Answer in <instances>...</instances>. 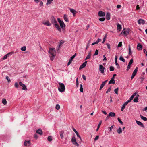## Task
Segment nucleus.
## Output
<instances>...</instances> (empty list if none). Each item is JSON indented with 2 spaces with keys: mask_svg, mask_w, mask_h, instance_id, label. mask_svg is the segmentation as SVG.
Returning <instances> with one entry per match:
<instances>
[{
  "mask_svg": "<svg viewBox=\"0 0 147 147\" xmlns=\"http://www.w3.org/2000/svg\"><path fill=\"white\" fill-rule=\"evenodd\" d=\"M87 62V61L84 62L80 67L79 69L80 70L85 67L86 65Z\"/></svg>",
  "mask_w": 147,
  "mask_h": 147,
  "instance_id": "nucleus-13",
  "label": "nucleus"
},
{
  "mask_svg": "<svg viewBox=\"0 0 147 147\" xmlns=\"http://www.w3.org/2000/svg\"><path fill=\"white\" fill-rule=\"evenodd\" d=\"M24 145L27 146H29L30 145V141H25L24 142Z\"/></svg>",
  "mask_w": 147,
  "mask_h": 147,
  "instance_id": "nucleus-18",
  "label": "nucleus"
},
{
  "mask_svg": "<svg viewBox=\"0 0 147 147\" xmlns=\"http://www.w3.org/2000/svg\"><path fill=\"white\" fill-rule=\"evenodd\" d=\"M15 87H16L17 88H18V87L19 86V85L18 83L16 82L15 84Z\"/></svg>",
  "mask_w": 147,
  "mask_h": 147,
  "instance_id": "nucleus-52",
  "label": "nucleus"
},
{
  "mask_svg": "<svg viewBox=\"0 0 147 147\" xmlns=\"http://www.w3.org/2000/svg\"><path fill=\"white\" fill-rule=\"evenodd\" d=\"M128 103V102L127 101L122 106L121 109V111H123V110L125 108V106Z\"/></svg>",
  "mask_w": 147,
  "mask_h": 147,
  "instance_id": "nucleus-15",
  "label": "nucleus"
},
{
  "mask_svg": "<svg viewBox=\"0 0 147 147\" xmlns=\"http://www.w3.org/2000/svg\"><path fill=\"white\" fill-rule=\"evenodd\" d=\"M19 84L20 86L23 87L22 90H27L26 86L24 84H23L21 82H19Z\"/></svg>",
  "mask_w": 147,
  "mask_h": 147,
  "instance_id": "nucleus-6",
  "label": "nucleus"
},
{
  "mask_svg": "<svg viewBox=\"0 0 147 147\" xmlns=\"http://www.w3.org/2000/svg\"><path fill=\"white\" fill-rule=\"evenodd\" d=\"M63 18L64 20L66 22H69V20L68 18L67 17V16L66 14H64V15Z\"/></svg>",
  "mask_w": 147,
  "mask_h": 147,
  "instance_id": "nucleus-23",
  "label": "nucleus"
},
{
  "mask_svg": "<svg viewBox=\"0 0 147 147\" xmlns=\"http://www.w3.org/2000/svg\"><path fill=\"white\" fill-rule=\"evenodd\" d=\"M119 90V88L117 87V88L115 89L114 91L115 93L117 94H118V91Z\"/></svg>",
  "mask_w": 147,
  "mask_h": 147,
  "instance_id": "nucleus-37",
  "label": "nucleus"
},
{
  "mask_svg": "<svg viewBox=\"0 0 147 147\" xmlns=\"http://www.w3.org/2000/svg\"><path fill=\"white\" fill-rule=\"evenodd\" d=\"M99 66L100 71L101 73L103 74L104 73L105 68L102 65L100 64Z\"/></svg>",
  "mask_w": 147,
  "mask_h": 147,
  "instance_id": "nucleus-8",
  "label": "nucleus"
},
{
  "mask_svg": "<svg viewBox=\"0 0 147 147\" xmlns=\"http://www.w3.org/2000/svg\"><path fill=\"white\" fill-rule=\"evenodd\" d=\"M99 136L98 135L94 139V141H96L97 140H98L99 138Z\"/></svg>",
  "mask_w": 147,
  "mask_h": 147,
  "instance_id": "nucleus-57",
  "label": "nucleus"
},
{
  "mask_svg": "<svg viewBox=\"0 0 147 147\" xmlns=\"http://www.w3.org/2000/svg\"><path fill=\"white\" fill-rule=\"evenodd\" d=\"M101 123H102V121H100L99 122V124H98V126H97L98 127V128H100V127L101 125Z\"/></svg>",
  "mask_w": 147,
  "mask_h": 147,
  "instance_id": "nucleus-59",
  "label": "nucleus"
},
{
  "mask_svg": "<svg viewBox=\"0 0 147 147\" xmlns=\"http://www.w3.org/2000/svg\"><path fill=\"white\" fill-rule=\"evenodd\" d=\"M138 22L139 24H145V21L142 19H140L138 20Z\"/></svg>",
  "mask_w": 147,
  "mask_h": 147,
  "instance_id": "nucleus-9",
  "label": "nucleus"
},
{
  "mask_svg": "<svg viewBox=\"0 0 147 147\" xmlns=\"http://www.w3.org/2000/svg\"><path fill=\"white\" fill-rule=\"evenodd\" d=\"M57 20L59 23L61 27L62 28L63 30L65 28V24L63 22V21H61L59 18H57Z\"/></svg>",
  "mask_w": 147,
  "mask_h": 147,
  "instance_id": "nucleus-4",
  "label": "nucleus"
},
{
  "mask_svg": "<svg viewBox=\"0 0 147 147\" xmlns=\"http://www.w3.org/2000/svg\"><path fill=\"white\" fill-rule=\"evenodd\" d=\"M133 59H131L130 60V61L129 62L128 64V65L131 66V64H132V63H133Z\"/></svg>",
  "mask_w": 147,
  "mask_h": 147,
  "instance_id": "nucleus-41",
  "label": "nucleus"
},
{
  "mask_svg": "<svg viewBox=\"0 0 147 147\" xmlns=\"http://www.w3.org/2000/svg\"><path fill=\"white\" fill-rule=\"evenodd\" d=\"M71 141L74 145H76L77 146L79 145V144L76 142V139L75 137H73L71 139Z\"/></svg>",
  "mask_w": 147,
  "mask_h": 147,
  "instance_id": "nucleus-7",
  "label": "nucleus"
},
{
  "mask_svg": "<svg viewBox=\"0 0 147 147\" xmlns=\"http://www.w3.org/2000/svg\"><path fill=\"white\" fill-rule=\"evenodd\" d=\"M106 45L107 46L108 48L109 49V50L110 51L111 49L110 45L109 43H107Z\"/></svg>",
  "mask_w": 147,
  "mask_h": 147,
  "instance_id": "nucleus-46",
  "label": "nucleus"
},
{
  "mask_svg": "<svg viewBox=\"0 0 147 147\" xmlns=\"http://www.w3.org/2000/svg\"><path fill=\"white\" fill-rule=\"evenodd\" d=\"M110 71H113L114 70V67H113L112 66H111L110 67Z\"/></svg>",
  "mask_w": 147,
  "mask_h": 147,
  "instance_id": "nucleus-40",
  "label": "nucleus"
},
{
  "mask_svg": "<svg viewBox=\"0 0 147 147\" xmlns=\"http://www.w3.org/2000/svg\"><path fill=\"white\" fill-rule=\"evenodd\" d=\"M20 49L21 51H25L26 49V46H24L23 47H22Z\"/></svg>",
  "mask_w": 147,
  "mask_h": 147,
  "instance_id": "nucleus-34",
  "label": "nucleus"
},
{
  "mask_svg": "<svg viewBox=\"0 0 147 147\" xmlns=\"http://www.w3.org/2000/svg\"><path fill=\"white\" fill-rule=\"evenodd\" d=\"M9 53H8L5 55L4 56L3 59H7V57H9Z\"/></svg>",
  "mask_w": 147,
  "mask_h": 147,
  "instance_id": "nucleus-36",
  "label": "nucleus"
},
{
  "mask_svg": "<svg viewBox=\"0 0 147 147\" xmlns=\"http://www.w3.org/2000/svg\"><path fill=\"white\" fill-rule=\"evenodd\" d=\"M117 29L119 30V31H120L121 29V25H120L119 24H118L117 25Z\"/></svg>",
  "mask_w": 147,
  "mask_h": 147,
  "instance_id": "nucleus-32",
  "label": "nucleus"
},
{
  "mask_svg": "<svg viewBox=\"0 0 147 147\" xmlns=\"http://www.w3.org/2000/svg\"><path fill=\"white\" fill-rule=\"evenodd\" d=\"M98 14L100 16H105V13L104 12L100 11H99Z\"/></svg>",
  "mask_w": 147,
  "mask_h": 147,
  "instance_id": "nucleus-16",
  "label": "nucleus"
},
{
  "mask_svg": "<svg viewBox=\"0 0 147 147\" xmlns=\"http://www.w3.org/2000/svg\"><path fill=\"white\" fill-rule=\"evenodd\" d=\"M73 131L75 132L76 134L78 132L76 131V129L74 128H73Z\"/></svg>",
  "mask_w": 147,
  "mask_h": 147,
  "instance_id": "nucleus-62",
  "label": "nucleus"
},
{
  "mask_svg": "<svg viewBox=\"0 0 147 147\" xmlns=\"http://www.w3.org/2000/svg\"><path fill=\"white\" fill-rule=\"evenodd\" d=\"M72 60H71L70 59L69 60L68 63L67 64V66H69V65L72 62Z\"/></svg>",
  "mask_w": 147,
  "mask_h": 147,
  "instance_id": "nucleus-55",
  "label": "nucleus"
},
{
  "mask_svg": "<svg viewBox=\"0 0 147 147\" xmlns=\"http://www.w3.org/2000/svg\"><path fill=\"white\" fill-rule=\"evenodd\" d=\"M51 21L53 24L55 26V27L58 30L59 32H61V29L60 28L59 25L57 24L56 20L53 16L51 18Z\"/></svg>",
  "mask_w": 147,
  "mask_h": 147,
  "instance_id": "nucleus-2",
  "label": "nucleus"
},
{
  "mask_svg": "<svg viewBox=\"0 0 147 147\" xmlns=\"http://www.w3.org/2000/svg\"><path fill=\"white\" fill-rule=\"evenodd\" d=\"M115 126L114 125H113L112 126H111V127H108V128H109V131L110 132H111L112 131V128H113V127H115Z\"/></svg>",
  "mask_w": 147,
  "mask_h": 147,
  "instance_id": "nucleus-43",
  "label": "nucleus"
},
{
  "mask_svg": "<svg viewBox=\"0 0 147 147\" xmlns=\"http://www.w3.org/2000/svg\"><path fill=\"white\" fill-rule=\"evenodd\" d=\"M91 51H90V52H89L88 55L86 56L85 59V60H86L90 58L91 55Z\"/></svg>",
  "mask_w": 147,
  "mask_h": 147,
  "instance_id": "nucleus-21",
  "label": "nucleus"
},
{
  "mask_svg": "<svg viewBox=\"0 0 147 147\" xmlns=\"http://www.w3.org/2000/svg\"><path fill=\"white\" fill-rule=\"evenodd\" d=\"M58 90L60 92H63L65 90V86L63 83L58 82Z\"/></svg>",
  "mask_w": 147,
  "mask_h": 147,
  "instance_id": "nucleus-3",
  "label": "nucleus"
},
{
  "mask_svg": "<svg viewBox=\"0 0 147 147\" xmlns=\"http://www.w3.org/2000/svg\"><path fill=\"white\" fill-rule=\"evenodd\" d=\"M82 77L83 79L85 80H86V76L84 75H83L82 76Z\"/></svg>",
  "mask_w": 147,
  "mask_h": 147,
  "instance_id": "nucleus-60",
  "label": "nucleus"
},
{
  "mask_svg": "<svg viewBox=\"0 0 147 147\" xmlns=\"http://www.w3.org/2000/svg\"><path fill=\"white\" fill-rule=\"evenodd\" d=\"M2 103L4 105H5L7 103V101L5 99H3L2 100Z\"/></svg>",
  "mask_w": 147,
  "mask_h": 147,
  "instance_id": "nucleus-30",
  "label": "nucleus"
},
{
  "mask_svg": "<svg viewBox=\"0 0 147 147\" xmlns=\"http://www.w3.org/2000/svg\"><path fill=\"white\" fill-rule=\"evenodd\" d=\"M39 5L41 6H43V2L42 1H40V4H39Z\"/></svg>",
  "mask_w": 147,
  "mask_h": 147,
  "instance_id": "nucleus-64",
  "label": "nucleus"
},
{
  "mask_svg": "<svg viewBox=\"0 0 147 147\" xmlns=\"http://www.w3.org/2000/svg\"><path fill=\"white\" fill-rule=\"evenodd\" d=\"M6 79L8 81V82H9L11 81V80L9 78V77L8 76H7L6 77Z\"/></svg>",
  "mask_w": 147,
  "mask_h": 147,
  "instance_id": "nucleus-53",
  "label": "nucleus"
},
{
  "mask_svg": "<svg viewBox=\"0 0 147 147\" xmlns=\"http://www.w3.org/2000/svg\"><path fill=\"white\" fill-rule=\"evenodd\" d=\"M105 20V18L104 17H102L100 18L99 19V20L101 22H103Z\"/></svg>",
  "mask_w": 147,
  "mask_h": 147,
  "instance_id": "nucleus-45",
  "label": "nucleus"
},
{
  "mask_svg": "<svg viewBox=\"0 0 147 147\" xmlns=\"http://www.w3.org/2000/svg\"><path fill=\"white\" fill-rule=\"evenodd\" d=\"M42 23L44 25H46L47 26H50L51 25V24L50 23L49 21L48 20L43 22Z\"/></svg>",
  "mask_w": 147,
  "mask_h": 147,
  "instance_id": "nucleus-12",
  "label": "nucleus"
},
{
  "mask_svg": "<svg viewBox=\"0 0 147 147\" xmlns=\"http://www.w3.org/2000/svg\"><path fill=\"white\" fill-rule=\"evenodd\" d=\"M122 42H120L118 45V47H121V46H122Z\"/></svg>",
  "mask_w": 147,
  "mask_h": 147,
  "instance_id": "nucleus-58",
  "label": "nucleus"
},
{
  "mask_svg": "<svg viewBox=\"0 0 147 147\" xmlns=\"http://www.w3.org/2000/svg\"><path fill=\"white\" fill-rule=\"evenodd\" d=\"M138 68L136 67L133 71V73L136 74L137 72L138 71Z\"/></svg>",
  "mask_w": 147,
  "mask_h": 147,
  "instance_id": "nucleus-51",
  "label": "nucleus"
},
{
  "mask_svg": "<svg viewBox=\"0 0 147 147\" xmlns=\"http://www.w3.org/2000/svg\"><path fill=\"white\" fill-rule=\"evenodd\" d=\"M137 49L139 50H142V46L140 43H139L137 45Z\"/></svg>",
  "mask_w": 147,
  "mask_h": 147,
  "instance_id": "nucleus-20",
  "label": "nucleus"
},
{
  "mask_svg": "<svg viewBox=\"0 0 147 147\" xmlns=\"http://www.w3.org/2000/svg\"><path fill=\"white\" fill-rule=\"evenodd\" d=\"M101 39L98 38L97 40L96 41V42L92 43V45H93L95 44H97L99 42L101 41Z\"/></svg>",
  "mask_w": 147,
  "mask_h": 147,
  "instance_id": "nucleus-24",
  "label": "nucleus"
},
{
  "mask_svg": "<svg viewBox=\"0 0 147 147\" xmlns=\"http://www.w3.org/2000/svg\"><path fill=\"white\" fill-rule=\"evenodd\" d=\"M98 53V51L97 49H96L94 55H97Z\"/></svg>",
  "mask_w": 147,
  "mask_h": 147,
  "instance_id": "nucleus-47",
  "label": "nucleus"
},
{
  "mask_svg": "<svg viewBox=\"0 0 147 147\" xmlns=\"http://www.w3.org/2000/svg\"><path fill=\"white\" fill-rule=\"evenodd\" d=\"M36 133L39 134L40 135H42L43 134L42 130L40 129H38V130H37L36 131Z\"/></svg>",
  "mask_w": 147,
  "mask_h": 147,
  "instance_id": "nucleus-19",
  "label": "nucleus"
},
{
  "mask_svg": "<svg viewBox=\"0 0 147 147\" xmlns=\"http://www.w3.org/2000/svg\"><path fill=\"white\" fill-rule=\"evenodd\" d=\"M138 98H137V97H135V98L134 100V102H138Z\"/></svg>",
  "mask_w": 147,
  "mask_h": 147,
  "instance_id": "nucleus-44",
  "label": "nucleus"
},
{
  "mask_svg": "<svg viewBox=\"0 0 147 147\" xmlns=\"http://www.w3.org/2000/svg\"><path fill=\"white\" fill-rule=\"evenodd\" d=\"M111 90V87H110L109 88H108V89L106 91V93H108Z\"/></svg>",
  "mask_w": 147,
  "mask_h": 147,
  "instance_id": "nucleus-56",
  "label": "nucleus"
},
{
  "mask_svg": "<svg viewBox=\"0 0 147 147\" xmlns=\"http://www.w3.org/2000/svg\"><path fill=\"white\" fill-rule=\"evenodd\" d=\"M115 116V114L114 112H110L108 115V117H114Z\"/></svg>",
  "mask_w": 147,
  "mask_h": 147,
  "instance_id": "nucleus-17",
  "label": "nucleus"
},
{
  "mask_svg": "<svg viewBox=\"0 0 147 147\" xmlns=\"http://www.w3.org/2000/svg\"><path fill=\"white\" fill-rule=\"evenodd\" d=\"M47 140L49 141L50 142L52 140L51 137V136H49L48 137Z\"/></svg>",
  "mask_w": 147,
  "mask_h": 147,
  "instance_id": "nucleus-48",
  "label": "nucleus"
},
{
  "mask_svg": "<svg viewBox=\"0 0 147 147\" xmlns=\"http://www.w3.org/2000/svg\"><path fill=\"white\" fill-rule=\"evenodd\" d=\"M136 122L137 124H138V125L142 127L143 128L144 127V125H143V124L141 122L139 121H137L136 120Z\"/></svg>",
  "mask_w": 147,
  "mask_h": 147,
  "instance_id": "nucleus-14",
  "label": "nucleus"
},
{
  "mask_svg": "<svg viewBox=\"0 0 147 147\" xmlns=\"http://www.w3.org/2000/svg\"><path fill=\"white\" fill-rule=\"evenodd\" d=\"M49 53V56L50 58V60L51 61L53 60L55 56L56 52L55 48H52L50 49Z\"/></svg>",
  "mask_w": 147,
  "mask_h": 147,
  "instance_id": "nucleus-1",
  "label": "nucleus"
},
{
  "mask_svg": "<svg viewBox=\"0 0 147 147\" xmlns=\"http://www.w3.org/2000/svg\"><path fill=\"white\" fill-rule=\"evenodd\" d=\"M137 94V92L134 93L131 96V97H130V98H129V99L127 101H128V102H130L132 100V99L134 98V97Z\"/></svg>",
  "mask_w": 147,
  "mask_h": 147,
  "instance_id": "nucleus-10",
  "label": "nucleus"
},
{
  "mask_svg": "<svg viewBox=\"0 0 147 147\" xmlns=\"http://www.w3.org/2000/svg\"><path fill=\"white\" fill-rule=\"evenodd\" d=\"M55 108L57 110H59L60 108V105L59 104H57L55 106Z\"/></svg>",
  "mask_w": 147,
  "mask_h": 147,
  "instance_id": "nucleus-35",
  "label": "nucleus"
},
{
  "mask_svg": "<svg viewBox=\"0 0 147 147\" xmlns=\"http://www.w3.org/2000/svg\"><path fill=\"white\" fill-rule=\"evenodd\" d=\"M70 11L72 13L73 15L74 16L76 12V11L73 9H70Z\"/></svg>",
  "mask_w": 147,
  "mask_h": 147,
  "instance_id": "nucleus-22",
  "label": "nucleus"
},
{
  "mask_svg": "<svg viewBox=\"0 0 147 147\" xmlns=\"http://www.w3.org/2000/svg\"><path fill=\"white\" fill-rule=\"evenodd\" d=\"M129 29H127L126 30H125L124 28L122 31V33H123L125 36H127L129 34Z\"/></svg>",
  "mask_w": 147,
  "mask_h": 147,
  "instance_id": "nucleus-5",
  "label": "nucleus"
},
{
  "mask_svg": "<svg viewBox=\"0 0 147 147\" xmlns=\"http://www.w3.org/2000/svg\"><path fill=\"white\" fill-rule=\"evenodd\" d=\"M131 66L128 65L127 66V70L128 71L130 68Z\"/></svg>",
  "mask_w": 147,
  "mask_h": 147,
  "instance_id": "nucleus-63",
  "label": "nucleus"
},
{
  "mask_svg": "<svg viewBox=\"0 0 147 147\" xmlns=\"http://www.w3.org/2000/svg\"><path fill=\"white\" fill-rule=\"evenodd\" d=\"M117 120L121 124H123V122H122V121L119 118H117Z\"/></svg>",
  "mask_w": 147,
  "mask_h": 147,
  "instance_id": "nucleus-49",
  "label": "nucleus"
},
{
  "mask_svg": "<svg viewBox=\"0 0 147 147\" xmlns=\"http://www.w3.org/2000/svg\"><path fill=\"white\" fill-rule=\"evenodd\" d=\"M76 85L77 86H78V85L79 83H78V78H77L76 80Z\"/></svg>",
  "mask_w": 147,
  "mask_h": 147,
  "instance_id": "nucleus-61",
  "label": "nucleus"
},
{
  "mask_svg": "<svg viewBox=\"0 0 147 147\" xmlns=\"http://www.w3.org/2000/svg\"><path fill=\"white\" fill-rule=\"evenodd\" d=\"M119 59H120V60L122 61L123 62H125V59L121 56L120 57V58H119Z\"/></svg>",
  "mask_w": 147,
  "mask_h": 147,
  "instance_id": "nucleus-38",
  "label": "nucleus"
},
{
  "mask_svg": "<svg viewBox=\"0 0 147 147\" xmlns=\"http://www.w3.org/2000/svg\"><path fill=\"white\" fill-rule=\"evenodd\" d=\"M115 83V82L114 79H111L109 81L108 83V84H114Z\"/></svg>",
  "mask_w": 147,
  "mask_h": 147,
  "instance_id": "nucleus-25",
  "label": "nucleus"
},
{
  "mask_svg": "<svg viewBox=\"0 0 147 147\" xmlns=\"http://www.w3.org/2000/svg\"><path fill=\"white\" fill-rule=\"evenodd\" d=\"M136 74L135 73H134L133 72L132 75L131 76V79H132L136 75Z\"/></svg>",
  "mask_w": 147,
  "mask_h": 147,
  "instance_id": "nucleus-54",
  "label": "nucleus"
},
{
  "mask_svg": "<svg viewBox=\"0 0 147 147\" xmlns=\"http://www.w3.org/2000/svg\"><path fill=\"white\" fill-rule=\"evenodd\" d=\"M80 92H83V88L82 87V84L80 85Z\"/></svg>",
  "mask_w": 147,
  "mask_h": 147,
  "instance_id": "nucleus-33",
  "label": "nucleus"
},
{
  "mask_svg": "<svg viewBox=\"0 0 147 147\" xmlns=\"http://www.w3.org/2000/svg\"><path fill=\"white\" fill-rule=\"evenodd\" d=\"M117 56H115V64L117 66V67L118 69H119L120 68V67L119 65V64L117 63Z\"/></svg>",
  "mask_w": 147,
  "mask_h": 147,
  "instance_id": "nucleus-11",
  "label": "nucleus"
},
{
  "mask_svg": "<svg viewBox=\"0 0 147 147\" xmlns=\"http://www.w3.org/2000/svg\"><path fill=\"white\" fill-rule=\"evenodd\" d=\"M140 117L144 121H147V118L146 117L142 116L141 115H140Z\"/></svg>",
  "mask_w": 147,
  "mask_h": 147,
  "instance_id": "nucleus-29",
  "label": "nucleus"
},
{
  "mask_svg": "<svg viewBox=\"0 0 147 147\" xmlns=\"http://www.w3.org/2000/svg\"><path fill=\"white\" fill-rule=\"evenodd\" d=\"M53 1V0H47L46 3V5H48L50 4Z\"/></svg>",
  "mask_w": 147,
  "mask_h": 147,
  "instance_id": "nucleus-31",
  "label": "nucleus"
},
{
  "mask_svg": "<svg viewBox=\"0 0 147 147\" xmlns=\"http://www.w3.org/2000/svg\"><path fill=\"white\" fill-rule=\"evenodd\" d=\"M128 50H129V55H130L132 53V52L131 51V48L130 47V45H128Z\"/></svg>",
  "mask_w": 147,
  "mask_h": 147,
  "instance_id": "nucleus-27",
  "label": "nucleus"
},
{
  "mask_svg": "<svg viewBox=\"0 0 147 147\" xmlns=\"http://www.w3.org/2000/svg\"><path fill=\"white\" fill-rule=\"evenodd\" d=\"M105 84H104L103 82L102 83V84H101L100 87V90H101V89L103 88L104 86H105Z\"/></svg>",
  "mask_w": 147,
  "mask_h": 147,
  "instance_id": "nucleus-39",
  "label": "nucleus"
},
{
  "mask_svg": "<svg viewBox=\"0 0 147 147\" xmlns=\"http://www.w3.org/2000/svg\"><path fill=\"white\" fill-rule=\"evenodd\" d=\"M76 53H75L73 56H72L70 57V59L72 61L73 59L76 57Z\"/></svg>",
  "mask_w": 147,
  "mask_h": 147,
  "instance_id": "nucleus-42",
  "label": "nucleus"
},
{
  "mask_svg": "<svg viewBox=\"0 0 147 147\" xmlns=\"http://www.w3.org/2000/svg\"><path fill=\"white\" fill-rule=\"evenodd\" d=\"M60 136H61V139H63V137H64V136H63V133L62 132H60Z\"/></svg>",
  "mask_w": 147,
  "mask_h": 147,
  "instance_id": "nucleus-50",
  "label": "nucleus"
},
{
  "mask_svg": "<svg viewBox=\"0 0 147 147\" xmlns=\"http://www.w3.org/2000/svg\"><path fill=\"white\" fill-rule=\"evenodd\" d=\"M106 18L109 20L110 19V13H107L106 16Z\"/></svg>",
  "mask_w": 147,
  "mask_h": 147,
  "instance_id": "nucleus-28",
  "label": "nucleus"
},
{
  "mask_svg": "<svg viewBox=\"0 0 147 147\" xmlns=\"http://www.w3.org/2000/svg\"><path fill=\"white\" fill-rule=\"evenodd\" d=\"M117 132L119 134H121L122 132V130L121 128V127H119V128L117 130Z\"/></svg>",
  "mask_w": 147,
  "mask_h": 147,
  "instance_id": "nucleus-26",
  "label": "nucleus"
}]
</instances>
